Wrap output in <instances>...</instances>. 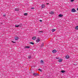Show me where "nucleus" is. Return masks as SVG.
Returning <instances> with one entry per match:
<instances>
[{
    "instance_id": "1",
    "label": "nucleus",
    "mask_w": 78,
    "mask_h": 78,
    "mask_svg": "<svg viewBox=\"0 0 78 78\" xmlns=\"http://www.w3.org/2000/svg\"><path fill=\"white\" fill-rule=\"evenodd\" d=\"M36 42H37V43H38V42H40L41 41V40H40V39H39V38H38L36 40Z\"/></svg>"
},
{
    "instance_id": "2",
    "label": "nucleus",
    "mask_w": 78,
    "mask_h": 78,
    "mask_svg": "<svg viewBox=\"0 0 78 78\" xmlns=\"http://www.w3.org/2000/svg\"><path fill=\"white\" fill-rule=\"evenodd\" d=\"M33 75H34V76H39V75L38 73H34L33 74Z\"/></svg>"
},
{
    "instance_id": "3",
    "label": "nucleus",
    "mask_w": 78,
    "mask_h": 78,
    "mask_svg": "<svg viewBox=\"0 0 78 78\" xmlns=\"http://www.w3.org/2000/svg\"><path fill=\"white\" fill-rule=\"evenodd\" d=\"M71 11L73 12H76V11L75 10V9H73L71 10Z\"/></svg>"
},
{
    "instance_id": "4",
    "label": "nucleus",
    "mask_w": 78,
    "mask_h": 78,
    "mask_svg": "<svg viewBox=\"0 0 78 78\" xmlns=\"http://www.w3.org/2000/svg\"><path fill=\"white\" fill-rule=\"evenodd\" d=\"M41 8H45V5L42 4L41 5Z\"/></svg>"
},
{
    "instance_id": "5",
    "label": "nucleus",
    "mask_w": 78,
    "mask_h": 78,
    "mask_svg": "<svg viewBox=\"0 0 78 78\" xmlns=\"http://www.w3.org/2000/svg\"><path fill=\"white\" fill-rule=\"evenodd\" d=\"M18 39H19V37H15V41H17V40H18Z\"/></svg>"
},
{
    "instance_id": "6",
    "label": "nucleus",
    "mask_w": 78,
    "mask_h": 78,
    "mask_svg": "<svg viewBox=\"0 0 78 78\" xmlns=\"http://www.w3.org/2000/svg\"><path fill=\"white\" fill-rule=\"evenodd\" d=\"M36 39V37H34L32 38V39L33 40H35Z\"/></svg>"
},
{
    "instance_id": "7",
    "label": "nucleus",
    "mask_w": 78,
    "mask_h": 78,
    "mask_svg": "<svg viewBox=\"0 0 78 78\" xmlns=\"http://www.w3.org/2000/svg\"><path fill=\"white\" fill-rule=\"evenodd\" d=\"M66 59H69V56L68 55H66Z\"/></svg>"
},
{
    "instance_id": "8",
    "label": "nucleus",
    "mask_w": 78,
    "mask_h": 78,
    "mask_svg": "<svg viewBox=\"0 0 78 78\" xmlns=\"http://www.w3.org/2000/svg\"><path fill=\"white\" fill-rule=\"evenodd\" d=\"M52 52L54 53H55L56 52V50H54L52 51Z\"/></svg>"
},
{
    "instance_id": "9",
    "label": "nucleus",
    "mask_w": 78,
    "mask_h": 78,
    "mask_svg": "<svg viewBox=\"0 0 78 78\" xmlns=\"http://www.w3.org/2000/svg\"><path fill=\"white\" fill-rule=\"evenodd\" d=\"M59 17H62V16H63V15L61 14H60L59 16Z\"/></svg>"
},
{
    "instance_id": "10",
    "label": "nucleus",
    "mask_w": 78,
    "mask_h": 78,
    "mask_svg": "<svg viewBox=\"0 0 78 78\" xmlns=\"http://www.w3.org/2000/svg\"><path fill=\"white\" fill-rule=\"evenodd\" d=\"M56 31V29H53L52 30V32H54V31Z\"/></svg>"
},
{
    "instance_id": "11",
    "label": "nucleus",
    "mask_w": 78,
    "mask_h": 78,
    "mask_svg": "<svg viewBox=\"0 0 78 78\" xmlns=\"http://www.w3.org/2000/svg\"><path fill=\"white\" fill-rule=\"evenodd\" d=\"M15 11H19V9L17 8H16L15 9Z\"/></svg>"
},
{
    "instance_id": "12",
    "label": "nucleus",
    "mask_w": 78,
    "mask_h": 78,
    "mask_svg": "<svg viewBox=\"0 0 78 78\" xmlns=\"http://www.w3.org/2000/svg\"><path fill=\"white\" fill-rule=\"evenodd\" d=\"M61 72L63 73H65V72H66V71L64 70H62L61 71Z\"/></svg>"
},
{
    "instance_id": "13",
    "label": "nucleus",
    "mask_w": 78,
    "mask_h": 78,
    "mask_svg": "<svg viewBox=\"0 0 78 78\" xmlns=\"http://www.w3.org/2000/svg\"><path fill=\"white\" fill-rule=\"evenodd\" d=\"M25 48H27L28 49H29L30 48V47L29 46H26Z\"/></svg>"
},
{
    "instance_id": "14",
    "label": "nucleus",
    "mask_w": 78,
    "mask_h": 78,
    "mask_svg": "<svg viewBox=\"0 0 78 78\" xmlns=\"http://www.w3.org/2000/svg\"><path fill=\"white\" fill-rule=\"evenodd\" d=\"M75 29L76 30H78V26H76V27H75Z\"/></svg>"
},
{
    "instance_id": "15",
    "label": "nucleus",
    "mask_w": 78,
    "mask_h": 78,
    "mask_svg": "<svg viewBox=\"0 0 78 78\" xmlns=\"http://www.w3.org/2000/svg\"><path fill=\"white\" fill-rule=\"evenodd\" d=\"M40 63H42V64H43V63H44V62H43V60H41L40 61Z\"/></svg>"
},
{
    "instance_id": "16",
    "label": "nucleus",
    "mask_w": 78,
    "mask_h": 78,
    "mask_svg": "<svg viewBox=\"0 0 78 78\" xmlns=\"http://www.w3.org/2000/svg\"><path fill=\"white\" fill-rule=\"evenodd\" d=\"M44 43H42L41 45V46L42 47L44 46Z\"/></svg>"
},
{
    "instance_id": "17",
    "label": "nucleus",
    "mask_w": 78,
    "mask_h": 78,
    "mask_svg": "<svg viewBox=\"0 0 78 78\" xmlns=\"http://www.w3.org/2000/svg\"><path fill=\"white\" fill-rule=\"evenodd\" d=\"M62 59H60L58 60V62H62Z\"/></svg>"
},
{
    "instance_id": "18",
    "label": "nucleus",
    "mask_w": 78,
    "mask_h": 78,
    "mask_svg": "<svg viewBox=\"0 0 78 78\" xmlns=\"http://www.w3.org/2000/svg\"><path fill=\"white\" fill-rule=\"evenodd\" d=\"M28 58H29V59H31V55L29 56Z\"/></svg>"
},
{
    "instance_id": "19",
    "label": "nucleus",
    "mask_w": 78,
    "mask_h": 78,
    "mask_svg": "<svg viewBox=\"0 0 78 78\" xmlns=\"http://www.w3.org/2000/svg\"><path fill=\"white\" fill-rule=\"evenodd\" d=\"M39 33H43V31H39Z\"/></svg>"
},
{
    "instance_id": "20",
    "label": "nucleus",
    "mask_w": 78,
    "mask_h": 78,
    "mask_svg": "<svg viewBox=\"0 0 78 78\" xmlns=\"http://www.w3.org/2000/svg\"><path fill=\"white\" fill-rule=\"evenodd\" d=\"M19 25L16 24L15 25L16 27H19Z\"/></svg>"
},
{
    "instance_id": "21",
    "label": "nucleus",
    "mask_w": 78,
    "mask_h": 78,
    "mask_svg": "<svg viewBox=\"0 0 78 78\" xmlns=\"http://www.w3.org/2000/svg\"><path fill=\"white\" fill-rule=\"evenodd\" d=\"M38 70L41 71V72H42V70L40 69H38Z\"/></svg>"
},
{
    "instance_id": "22",
    "label": "nucleus",
    "mask_w": 78,
    "mask_h": 78,
    "mask_svg": "<svg viewBox=\"0 0 78 78\" xmlns=\"http://www.w3.org/2000/svg\"><path fill=\"white\" fill-rule=\"evenodd\" d=\"M30 44H32V45H34V43L32 42H30Z\"/></svg>"
},
{
    "instance_id": "23",
    "label": "nucleus",
    "mask_w": 78,
    "mask_h": 78,
    "mask_svg": "<svg viewBox=\"0 0 78 78\" xmlns=\"http://www.w3.org/2000/svg\"><path fill=\"white\" fill-rule=\"evenodd\" d=\"M28 14V13H25L24 14V16H27V15Z\"/></svg>"
},
{
    "instance_id": "24",
    "label": "nucleus",
    "mask_w": 78,
    "mask_h": 78,
    "mask_svg": "<svg viewBox=\"0 0 78 78\" xmlns=\"http://www.w3.org/2000/svg\"><path fill=\"white\" fill-rule=\"evenodd\" d=\"M53 13H54V12L52 11L51 12H50V14H53Z\"/></svg>"
},
{
    "instance_id": "25",
    "label": "nucleus",
    "mask_w": 78,
    "mask_h": 78,
    "mask_svg": "<svg viewBox=\"0 0 78 78\" xmlns=\"http://www.w3.org/2000/svg\"><path fill=\"white\" fill-rule=\"evenodd\" d=\"M3 17H5V16H6V14H5V15H3Z\"/></svg>"
},
{
    "instance_id": "26",
    "label": "nucleus",
    "mask_w": 78,
    "mask_h": 78,
    "mask_svg": "<svg viewBox=\"0 0 78 78\" xmlns=\"http://www.w3.org/2000/svg\"><path fill=\"white\" fill-rule=\"evenodd\" d=\"M74 1V0H71V1L72 2H73Z\"/></svg>"
},
{
    "instance_id": "27",
    "label": "nucleus",
    "mask_w": 78,
    "mask_h": 78,
    "mask_svg": "<svg viewBox=\"0 0 78 78\" xmlns=\"http://www.w3.org/2000/svg\"><path fill=\"white\" fill-rule=\"evenodd\" d=\"M56 59H59V57H57Z\"/></svg>"
},
{
    "instance_id": "28",
    "label": "nucleus",
    "mask_w": 78,
    "mask_h": 78,
    "mask_svg": "<svg viewBox=\"0 0 78 78\" xmlns=\"http://www.w3.org/2000/svg\"><path fill=\"white\" fill-rule=\"evenodd\" d=\"M42 20H40V22H42Z\"/></svg>"
},
{
    "instance_id": "29",
    "label": "nucleus",
    "mask_w": 78,
    "mask_h": 78,
    "mask_svg": "<svg viewBox=\"0 0 78 78\" xmlns=\"http://www.w3.org/2000/svg\"><path fill=\"white\" fill-rule=\"evenodd\" d=\"M12 42H13V43H16V42H14V41H12Z\"/></svg>"
},
{
    "instance_id": "30",
    "label": "nucleus",
    "mask_w": 78,
    "mask_h": 78,
    "mask_svg": "<svg viewBox=\"0 0 78 78\" xmlns=\"http://www.w3.org/2000/svg\"><path fill=\"white\" fill-rule=\"evenodd\" d=\"M31 9H34V8L33 7V8H31Z\"/></svg>"
},
{
    "instance_id": "31",
    "label": "nucleus",
    "mask_w": 78,
    "mask_h": 78,
    "mask_svg": "<svg viewBox=\"0 0 78 78\" xmlns=\"http://www.w3.org/2000/svg\"><path fill=\"white\" fill-rule=\"evenodd\" d=\"M49 3H46V5H48Z\"/></svg>"
}]
</instances>
